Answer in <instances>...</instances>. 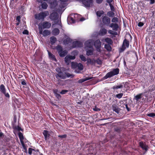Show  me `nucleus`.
<instances>
[{"label":"nucleus","mask_w":155,"mask_h":155,"mask_svg":"<svg viewBox=\"0 0 155 155\" xmlns=\"http://www.w3.org/2000/svg\"><path fill=\"white\" fill-rule=\"evenodd\" d=\"M54 49L56 50L59 56L61 57H65L68 54L67 51L64 50L62 47L59 45L56 46Z\"/></svg>","instance_id":"nucleus-1"},{"label":"nucleus","mask_w":155,"mask_h":155,"mask_svg":"<svg viewBox=\"0 0 155 155\" xmlns=\"http://www.w3.org/2000/svg\"><path fill=\"white\" fill-rule=\"evenodd\" d=\"M119 72V69L116 68L113 69L112 71L107 73L104 77V79H106L113 76L118 74Z\"/></svg>","instance_id":"nucleus-2"},{"label":"nucleus","mask_w":155,"mask_h":155,"mask_svg":"<svg viewBox=\"0 0 155 155\" xmlns=\"http://www.w3.org/2000/svg\"><path fill=\"white\" fill-rule=\"evenodd\" d=\"M48 15L49 12L48 11L42 12L38 14H35V17L36 19H44Z\"/></svg>","instance_id":"nucleus-3"},{"label":"nucleus","mask_w":155,"mask_h":155,"mask_svg":"<svg viewBox=\"0 0 155 155\" xmlns=\"http://www.w3.org/2000/svg\"><path fill=\"white\" fill-rule=\"evenodd\" d=\"M129 41L125 38L123 41L122 47L119 49V52L122 53L125 50L126 48H128L129 47Z\"/></svg>","instance_id":"nucleus-4"},{"label":"nucleus","mask_w":155,"mask_h":155,"mask_svg":"<svg viewBox=\"0 0 155 155\" xmlns=\"http://www.w3.org/2000/svg\"><path fill=\"white\" fill-rule=\"evenodd\" d=\"M70 18H71L70 19H85L84 17H82L81 15L76 13L71 14L68 17L67 19H69Z\"/></svg>","instance_id":"nucleus-5"},{"label":"nucleus","mask_w":155,"mask_h":155,"mask_svg":"<svg viewBox=\"0 0 155 155\" xmlns=\"http://www.w3.org/2000/svg\"><path fill=\"white\" fill-rule=\"evenodd\" d=\"M58 73L56 75V77L58 79V81H59L58 77L60 78L61 79H64L66 78V75H65V72L64 73L62 72L61 70L57 71Z\"/></svg>","instance_id":"nucleus-6"},{"label":"nucleus","mask_w":155,"mask_h":155,"mask_svg":"<svg viewBox=\"0 0 155 155\" xmlns=\"http://www.w3.org/2000/svg\"><path fill=\"white\" fill-rule=\"evenodd\" d=\"M82 4L86 7H90L93 4V0H84Z\"/></svg>","instance_id":"nucleus-7"},{"label":"nucleus","mask_w":155,"mask_h":155,"mask_svg":"<svg viewBox=\"0 0 155 155\" xmlns=\"http://www.w3.org/2000/svg\"><path fill=\"white\" fill-rule=\"evenodd\" d=\"M82 43L79 41H74L72 42V47L73 48L76 47H81L82 46Z\"/></svg>","instance_id":"nucleus-8"},{"label":"nucleus","mask_w":155,"mask_h":155,"mask_svg":"<svg viewBox=\"0 0 155 155\" xmlns=\"http://www.w3.org/2000/svg\"><path fill=\"white\" fill-rule=\"evenodd\" d=\"M58 14L56 12H53L51 13L49 16L50 19H58Z\"/></svg>","instance_id":"nucleus-9"},{"label":"nucleus","mask_w":155,"mask_h":155,"mask_svg":"<svg viewBox=\"0 0 155 155\" xmlns=\"http://www.w3.org/2000/svg\"><path fill=\"white\" fill-rule=\"evenodd\" d=\"M140 146L143 150H145V153L147 152L149 148L148 147L147 145L145 144H144L143 142L142 141L139 142Z\"/></svg>","instance_id":"nucleus-10"},{"label":"nucleus","mask_w":155,"mask_h":155,"mask_svg":"<svg viewBox=\"0 0 155 155\" xmlns=\"http://www.w3.org/2000/svg\"><path fill=\"white\" fill-rule=\"evenodd\" d=\"M51 23L45 21L43 23L41 26L42 28L44 29L49 28L51 27Z\"/></svg>","instance_id":"nucleus-11"},{"label":"nucleus","mask_w":155,"mask_h":155,"mask_svg":"<svg viewBox=\"0 0 155 155\" xmlns=\"http://www.w3.org/2000/svg\"><path fill=\"white\" fill-rule=\"evenodd\" d=\"M101 45V42L99 39L96 40L94 42V45L97 49H99L100 48Z\"/></svg>","instance_id":"nucleus-12"},{"label":"nucleus","mask_w":155,"mask_h":155,"mask_svg":"<svg viewBox=\"0 0 155 155\" xmlns=\"http://www.w3.org/2000/svg\"><path fill=\"white\" fill-rule=\"evenodd\" d=\"M84 45L86 47H87L90 48H93V44L90 40H88L85 41L84 43Z\"/></svg>","instance_id":"nucleus-13"},{"label":"nucleus","mask_w":155,"mask_h":155,"mask_svg":"<svg viewBox=\"0 0 155 155\" xmlns=\"http://www.w3.org/2000/svg\"><path fill=\"white\" fill-rule=\"evenodd\" d=\"M18 135L21 143L22 145L24 147V144L23 142V140L24 138L23 134L21 132H19L18 134Z\"/></svg>","instance_id":"nucleus-14"},{"label":"nucleus","mask_w":155,"mask_h":155,"mask_svg":"<svg viewBox=\"0 0 155 155\" xmlns=\"http://www.w3.org/2000/svg\"><path fill=\"white\" fill-rule=\"evenodd\" d=\"M112 108L113 110L117 114H118L120 111V109L116 104H113L112 105Z\"/></svg>","instance_id":"nucleus-15"},{"label":"nucleus","mask_w":155,"mask_h":155,"mask_svg":"<svg viewBox=\"0 0 155 155\" xmlns=\"http://www.w3.org/2000/svg\"><path fill=\"white\" fill-rule=\"evenodd\" d=\"M92 78H93L92 77H87V78H85L80 79L78 81V83L81 84V83L91 79Z\"/></svg>","instance_id":"nucleus-16"},{"label":"nucleus","mask_w":155,"mask_h":155,"mask_svg":"<svg viewBox=\"0 0 155 155\" xmlns=\"http://www.w3.org/2000/svg\"><path fill=\"white\" fill-rule=\"evenodd\" d=\"M46 140L49 139L50 134L48 133V131L46 130H44L43 133Z\"/></svg>","instance_id":"nucleus-17"},{"label":"nucleus","mask_w":155,"mask_h":155,"mask_svg":"<svg viewBox=\"0 0 155 155\" xmlns=\"http://www.w3.org/2000/svg\"><path fill=\"white\" fill-rule=\"evenodd\" d=\"M107 30L105 28L101 29L99 33V34L101 35H104L107 34Z\"/></svg>","instance_id":"nucleus-18"},{"label":"nucleus","mask_w":155,"mask_h":155,"mask_svg":"<svg viewBox=\"0 0 155 155\" xmlns=\"http://www.w3.org/2000/svg\"><path fill=\"white\" fill-rule=\"evenodd\" d=\"M59 33V30L58 28H54L52 31V34L55 36L58 35Z\"/></svg>","instance_id":"nucleus-19"},{"label":"nucleus","mask_w":155,"mask_h":155,"mask_svg":"<svg viewBox=\"0 0 155 155\" xmlns=\"http://www.w3.org/2000/svg\"><path fill=\"white\" fill-rule=\"evenodd\" d=\"M123 87V85H122L120 84V85H116L114 86L112 88L114 90V92H118L117 91V89L118 88H121Z\"/></svg>","instance_id":"nucleus-20"},{"label":"nucleus","mask_w":155,"mask_h":155,"mask_svg":"<svg viewBox=\"0 0 155 155\" xmlns=\"http://www.w3.org/2000/svg\"><path fill=\"white\" fill-rule=\"evenodd\" d=\"M48 51V55L49 58L53 60L56 61L57 59L56 58L55 56V55L53 54H52L49 51Z\"/></svg>","instance_id":"nucleus-21"},{"label":"nucleus","mask_w":155,"mask_h":155,"mask_svg":"<svg viewBox=\"0 0 155 155\" xmlns=\"http://www.w3.org/2000/svg\"><path fill=\"white\" fill-rule=\"evenodd\" d=\"M104 12L102 10H99L96 12V15L97 17H100L104 15Z\"/></svg>","instance_id":"nucleus-22"},{"label":"nucleus","mask_w":155,"mask_h":155,"mask_svg":"<svg viewBox=\"0 0 155 155\" xmlns=\"http://www.w3.org/2000/svg\"><path fill=\"white\" fill-rule=\"evenodd\" d=\"M57 38L54 36H52L50 38V41L52 45H53L57 41Z\"/></svg>","instance_id":"nucleus-23"},{"label":"nucleus","mask_w":155,"mask_h":155,"mask_svg":"<svg viewBox=\"0 0 155 155\" xmlns=\"http://www.w3.org/2000/svg\"><path fill=\"white\" fill-rule=\"evenodd\" d=\"M93 48H91L90 50H87L86 51V54L87 56L92 55L93 54Z\"/></svg>","instance_id":"nucleus-24"},{"label":"nucleus","mask_w":155,"mask_h":155,"mask_svg":"<svg viewBox=\"0 0 155 155\" xmlns=\"http://www.w3.org/2000/svg\"><path fill=\"white\" fill-rule=\"evenodd\" d=\"M110 27L112 28L114 30H117L118 29V25L117 24H114L112 23L110 24Z\"/></svg>","instance_id":"nucleus-25"},{"label":"nucleus","mask_w":155,"mask_h":155,"mask_svg":"<svg viewBox=\"0 0 155 155\" xmlns=\"http://www.w3.org/2000/svg\"><path fill=\"white\" fill-rule=\"evenodd\" d=\"M6 91V89L5 88V87L3 84H2L0 86V91L1 93Z\"/></svg>","instance_id":"nucleus-26"},{"label":"nucleus","mask_w":155,"mask_h":155,"mask_svg":"<svg viewBox=\"0 0 155 155\" xmlns=\"http://www.w3.org/2000/svg\"><path fill=\"white\" fill-rule=\"evenodd\" d=\"M51 34V32L47 30H45L43 31V35L44 36H47Z\"/></svg>","instance_id":"nucleus-27"},{"label":"nucleus","mask_w":155,"mask_h":155,"mask_svg":"<svg viewBox=\"0 0 155 155\" xmlns=\"http://www.w3.org/2000/svg\"><path fill=\"white\" fill-rule=\"evenodd\" d=\"M94 63V60H91V58H88L87 60V65L93 64Z\"/></svg>","instance_id":"nucleus-28"},{"label":"nucleus","mask_w":155,"mask_h":155,"mask_svg":"<svg viewBox=\"0 0 155 155\" xmlns=\"http://www.w3.org/2000/svg\"><path fill=\"white\" fill-rule=\"evenodd\" d=\"M106 42L108 43V44L112 45L113 44V41L111 39L109 38H107L105 39Z\"/></svg>","instance_id":"nucleus-29"},{"label":"nucleus","mask_w":155,"mask_h":155,"mask_svg":"<svg viewBox=\"0 0 155 155\" xmlns=\"http://www.w3.org/2000/svg\"><path fill=\"white\" fill-rule=\"evenodd\" d=\"M2 93L4 95L7 99H9L10 98V95L8 92H6V91H5Z\"/></svg>","instance_id":"nucleus-30"},{"label":"nucleus","mask_w":155,"mask_h":155,"mask_svg":"<svg viewBox=\"0 0 155 155\" xmlns=\"http://www.w3.org/2000/svg\"><path fill=\"white\" fill-rule=\"evenodd\" d=\"M41 5L42 8L44 9H46L48 7V5L47 3L45 2H43L41 3Z\"/></svg>","instance_id":"nucleus-31"},{"label":"nucleus","mask_w":155,"mask_h":155,"mask_svg":"<svg viewBox=\"0 0 155 155\" xmlns=\"http://www.w3.org/2000/svg\"><path fill=\"white\" fill-rule=\"evenodd\" d=\"M76 67H77V69L79 70H82L83 69V66L82 64L81 63L77 64Z\"/></svg>","instance_id":"nucleus-32"},{"label":"nucleus","mask_w":155,"mask_h":155,"mask_svg":"<svg viewBox=\"0 0 155 155\" xmlns=\"http://www.w3.org/2000/svg\"><path fill=\"white\" fill-rule=\"evenodd\" d=\"M104 48L108 51H111L112 49V48L110 44H105L104 45Z\"/></svg>","instance_id":"nucleus-33"},{"label":"nucleus","mask_w":155,"mask_h":155,"mask_svg":"<svg viewBox=\"0 0 155 155\" xmlns=\"http://www.w3.org/2000/svg\"><path fill=\"white\" fill-rule=\"evenodd\" d=\"M142 95V94H140L137 95L134 97V99H135L137 101H138L139 99L141 98Z\"/></svg>","instance_id":"nucleus-34"},{"label":"nucleus","mask_w":155,"mask_h":155,"mask_svg":"<svg viewBox=\"0 0 155 155\" xmlns=\"http://www.w3.org/2000/svg\"><path fill=\"white\" fill-rule=\"evenodd\" d=\"M72 41V40L71 39L69 38H68L66 39H65L64 42L65 43H66L67 44H68L69 43H71Z\"/></svg>","instance_id":"nucleus-35"},{"label":"nucleus","mask_w":155,"mask_h":155,"mask_svg":"<svg viewBox=\"0 0 155 155\" xmlns=\"http://www.w3.org/2000/svg\"><path fill=\"white\" fill-rule=\"evenodd\" d=\"M107 15L109 17H113L114 16L115 14L112 11H109L107 12Z\"/></svg>","instance_id":"nucleus-36"},{"label":"nucleus","mask_w":155,"mask_h":155,"mask_svg":"<svg viewBox=\"0 0 155 155\" xmlns=\"http://www.w3.org/2000/svg\"><path fill=\"white\" fill-rule=\"evenodd\" d=\"M13 128L15 130H16L18 131H22L23 130L22 129L21 127H20L18 126H15L13 127Z\"/></svg>","instance_id":"nucleus-37"},{"label":"nucleus","mask_w":155,"mask_h":155,"mask_svg":"<svg viewBox=\"0 0 155 155\" xmlns=\"http://www.w3.org/2000/svg\"><path fill=\"white\" fill-rule=\"evenodd\" d=\"M80 58L81 59V61H83L85 62L87 61L86 58L83 55H81L80 56Z\"/></svg>","instance_id":"nucleus-38"},{"label":"nucleus","mask_w":155,"mask_h":155,"mask_svg":"<svg viewBox=\"0 0 155 155\" xmlns=\"http://www.w3.org/2000/svg\"><path fill=\"white\" fill-rule=\"evenodd\" d=\"M76 20H67L68 23L69 25L75 23Z\"/></svg>","instance_id":"nucleus-39"},{"label":"nucleus","mask_w":155,"mask_h":155,"mask_svg":"<svg viewBox=\"0 0 155 155\" xmlns=\"http://www.w3.org/2000/svg\"><path fill=\"white\" fill-rule=\"evenodd\" d=\"M147 116L154 118L155 117V113H152L147 114Z\"/></svg>","instance_id":"nucleus-40"},{"label":"nucleus","mask_w":155,"mask_h":155,"mask_svg":"<svg viewBox=\"0 0 155 155\" xmlns=\"http://www.w3.org/2000/svg\"><path fill=\"white\" fill-rule=\"evenodd\" d=\"M123 95V93H120L116 94L115 95V97L118 99H120L122 97Z\"/></svg>","instance_id":"nucleus-41"},{"label":"nucleus","mask_w":155,"mask_h":155,"mask_svg":"<svg viewBox=\"0 0 155 155\" xmlns=\"http://www.w3.org/2000/svg\"><path fill=\"white\" fill-rule=\"evenodd\" d=\"M96 62L97 64H101L102 63V61L99 58L97 59L96 60H94V62Z\"/></svg>","instance_id":"nucleus-42"},{"label":"nucleus","mask_w":155,"mask_h":155,"mask_svg":"<svg viewBox=\"0 0 155 155\" xmlns=\"http://www.w3.org/2000/svg\"><path fill=\"white\" fill-rule=\"evenodd\" d=\"M21 20H16L15 21V24L16 25L18 26L19 25L20 26L21 25Z\"/></svg>","instance_id":"nucleus-43"},{"label":"nucleus","mask_w":155,"mask_h":155,"mask_svg":"<svg viewBox=\"0 0 155 155\" xmlns=\"http://www.w3.org/2000/svg\"><path fill=\"white\" fill-rule=\"evenodd\" d=\"M38 26H39L38 28H39V33L41 34H43V32L42 29L43 28H42L41 26H40V24Z\"/></svg>","instance_id":"nucleus-44"},{"label":"nucleus","mask_w":155,"mask_h":155,"mask_svg":"<svg viewBox=\"0 0 155 155\" xmlns=\"http://www.w3.org/2000/svg\"><path fill=\"white\" fill-rule=\"evenodd\" d=\"M65 75H66V78L67 77L68 78H69L70 77L72 78V77H73L74 76L72 74H71L68 73H66L65 72Z\"/></svg>","instance_id":"nucleus-45"},{"label":"nucleus","mask_w":155,"mask_h":155,"mask_svg":"<svg viewBox=\"0 0 155 155\" xmlns=\"http://www.w3.org/2000/svg\"><path fill=\"white\" fill-rule=\"evenodd\" d=\"M68 91L66 90H62V91L60 92V93L61 94H65Z\"/></svg>","instance_id":"nucleus-46"},{"label":"nucleus","mask_w":155,"mask_h":155,"mask_svg":"<svg viewBox=\"0 0 155 155\" xmlns=\"http://www.w3.org/2000/svg\"><path fill=\"white\" fill-rule=\"evenodd\" d=\"M32 151H35V150L31 148H28V153L30 155H31L32 154Z\"/></svg>","instance_id":"nucleus-47"},{"label":"nucleus","mask_w":155,"mask_h":155,"mask_svg":"<svg viewBox=\"0 0 155 155\" xmlns=\"http://www.w3.org/2000/svg\"><path fill=\"white\" fill-rule=\"evenodd\" d=\"M55 97L58 99H59L61 98V95L58 93L55 94Z\"/></svg>","instance_id":"nucleus-48"},{"label":"nucleus","mask_w":155,"mask_h":155,"mask_svg":"<svg viewBox=\"0 0 155 155\" xmlns=\"http://www.w3.org/2000/svg\"><path fill=\"white\" fill-rule=\"evenodd\" d=\"M67 135L66 134L63 135H59L58 136V137L61 138H66L67 137Z\"/></svg>","instance_id":"nucleus-49"},{"label":"nucleus","mask_w":155,"mask_h":155,"mask_svg":"<svg viewBox=\"0 0 155 155\" xmlns=\"http://www.w3.org/2000/svg\"><path fill=\"white\" fill-rule=\"evenodd\" d=\"M22 33L24 35H28L29 32L27 30H25L22 32Z\"/></svg>","instance_id":"nucleus-50"},{"label":"nucleus","mask_w":155,"mask_h":155,"mask_svg":"<svg viewBox=\"0 0 155 155\" xmlns=\"http://www.w3.org/2000/svg\"><path fill=\"white\" fill-rule=\"evenodd\" d=\"M53 91L55 94H58V93H60L57 89H53Z\"/></svg>","instance_id":"nucleus-51"},{"label":"nucleus","mask_w":155,"mask_h":155,"mask_svg":"<svg viewBox=\"0 0 155 155\" xmlns=\"http://www.w3.org/2000/svg\"><path fill=\"white\" fill-rule=\"evenodd\" d=\"M70 60V59L68 57V56H66L64 58V61L65 62H69Z\"/></svg>","instance_id":"nucleus-52"},{"label":"nucleus","mask_w":155,"mask_h":155,"mask_svg":"<svg viewBox=\"0 0 155 155\" xmlns=\"http://www.w3.org/2000/svg\"><path fill=\"white\" fill-rule=\"evenodd\" d=\"M22 81L21 82V84L22 85H26L27 84L26 82L25 81V79H23L21 80Z\"/></svg>","instance_id":"nucleus-53"},{"label":"nucleus","mask_w":155,"mask_h":155,"mask_svg":"<svg viewBox=\"0 0 155 155\" xmlns=\"http://www.w3.org/2000/svg\"><path fill=\"white\" fill-rule=\"evenodd\" d=\"M93 110L95 111H98L100 110V109L97 108L96 106L93 108Z\"/></svg>","instance_id":"nucleus-54"},{"label":"nucleus","mask_w":155,"mask_h":155,"mask_svg":"<svg viewBox=\"0 0 155 155\" xmlns=\"http://www.w3.org/2000/svg\"><path fill=\"white\" fill-rule=\"evenodd\" d=\"M109 5L110 6V9L111 11H114V6L113 5H111V4H110Z\"/></svg>","instance_id":"nucleus-55"},{"label":"nucleus","mask_w":155,"mask_h":155,"mask_svg":"<svg viewBox=\"0 0 155 155\" xmlns=\"http://www.w3.org/2000/svg\"><path fill=\"white\" fill-rule=\"evenodd\" d=\"M68 57L69 58V59H70V60H74L75 58V56H73L70 55V56H68Z\"/></svg>","instance_id":"nucleus-56"},{"label":"nucleus","mask_w":155,"mask_h":155,"mask_svg":"<svg viewBox=\"0 0 155 155\" xmlns=\"http://www.w3.org/2000/svg\"><path fill=\"white\" fill-rule=\"evenodd\" d=\"M104 0H96V2L98 4H101L103 2Z\"/></svg>","instance_id":"nucleus-57"},{"label":"nucleus","mask_w":155,"mask_h":155,"mask_svg":"<svg viewBox=\"0 0 155 155\" xmlns=\"http://www.w3.org/2000/svg\"><path fill=\"white\" fill-rule=\"evenodd\" d=\"M103 18L102 19H110L108 18L107 16H106V15H105L104 16V15L102 16Z\"/></svg>","instance_id":"nucleus-58"},{"label":"nucleus","mask_w":155,"mask_h":155,"mask_svg":"<svg viewBox=\"0 0 155 155\" xmlns=\"http://www.w3.org/2000/svg\"><path fill=\"white\" fill-rule=\"evenodd\" d=\"M15 17H16V19H20L22 17V15H18L16 16V15L15 16Z\"/></svg>","instance_id":"nucleus-59"},{"label":"nucleus","mask_w":155,"mask_h":155,"mask_svg":"<svg viewBox=\"0 0 155 155\" xmlns=\"http://www.w3.org/2000/svg\"><path fill=\"white\" fill-rule=\"evenodd\" d=\"M143 25H144V24L143 22H140L138 23V25L139 27H141Z\"/></svg>","instance_id":"nucleus-60"},{"label":"nucleus","mask_w":155,"mask_h":155,"mask_svg":"<svg viewBox=\"0 0 155 155\" xmlns=\"http://www.w3.org/2000/svg\"><path fill=\"white\" fill-rule=\"evenodd\" d=\"M80 71H81V70H79V69H77L75 70V72L77 73H81Z\"/></svg>","instance_id":"nucleus-61"},{"label":"nucleus","mask_w":155,"mask_h":155,"mask_svg":"<svg viewBox=\"0 0 155 155\" xmlns=\"http://www.w3.org/2000/svg\"><path fill=\"white\" fill-rule=\"evenodd\" d=\"M106 1L110 5L111 4V3L113 1V0H107Z\"/></svg>","instance_id":"nucleus-62"},{"label":"nucleus","mask_w":155,"mask_h":155,"mask_svg":"<svg viewBox=\"0 0 155 155\" xmlns=\"http://www.w3.org/2000/svg\"><path fill=\"white\" fill-rule=\"evenodd\" d=\"M126 108L127 110L128 111H130V109L128 107V105L127 104H126L125 105Z\"/></svg>","instance_id":"nucleus-63"},{"label":"nucleus","mask_w":155,"mask_h":155,"mask_svg":"<svg viewBox=\"0 0 155 155\" xmlns=\"http://www.w3.org/2000/svg\"><path fill=\"white\" fill-rule=\"evenodd\" d=\"M155 2V0H150V4H153Z\"/></svg>","instance_id":"nucleus-64"}]
</instances>
